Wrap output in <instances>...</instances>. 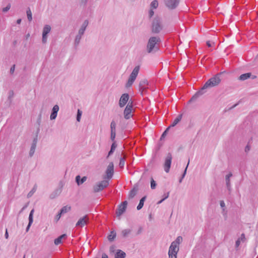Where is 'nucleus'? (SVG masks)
Listing matches in <instances>:
<instances>
[{
  "label": "nucleus",
  "instance_id": "nucleus-1",
  "mask_svg": "<svg viewBox=\"0 0 258 258\" xmlns=\"http://www.w3.org/2000/svg\"><path fill=\"white\" fill-rule=\"evenodd\" d=\"M161 39L158 36L151 37L147 45L146 50L148 53H154L158 51V44L161 42Z\"/></svg>",
  "mask_w": 258,
  "mask_h": 258
},
{
  "label": "nucleus",
  "instance_id": "nucleus-2",
  "mask_svg": "<svg viewBox=\"0 0 258 258\" xmlns=\"http://www.w3.org/2000/svg\"><path fill=\"white\" fill-rule=\"evenodd\" d=\"M222 73L216 74L213 77L209 79L203 86V90H206L208 88H211L213 87L218 86L221 82L220 76Z\"/></svg>",
  "mask_w": 258,
  "mask_h": 258
},
{
  "label": "nucleus",
  "instance_id": "nucleus-3",
  "mask_svg": "<svg viewBox=\"0 0 258 258\" xmlns=\"http://www.w3.org/2000/svg\"><path fill=\"white\" fill-rule=\"evenodd\" d=\"M163 29L162 19L159 17H155L152 23L151 31L154 34H158Z\"/></svg>",
  "mask_w": 258,
  "mask_h": 258
},
{
  "label": "nucleus",
  "instance_id": "nucleus-4",
  "mask_svg": "<svg viewBox=\"0 0 258 258\" xmlns=\"http://www.w3.org/2000/svg\"><path fill=\"white\" fill-rule=\"evenodd\" d=\"M108 185L109 181L107 180H103L100 182H97L93 186V191L94 192H98L101 191L107 187Z\"/></svg>",
  "mask_w": 258,
  "mask_h": 258
},
{
  "label": "nucleus",
  "instance_id": "nucleus-5",
  "mask_svg": "<svg viewBox=\"0 0 258 258\" xmlns=\"http://www.w3.org/2000/svg\"><path fill=\"white\" fill-rule=\"evenodd\" d=\"M133 108V101L130 100L123 111L124 117L125 119H128L133 116V114H132Z\"/></svg>",
  "mask_w": 258,
  "mask_h": 258
},
{
  "label": "nucleus",
  "instance_id": "nucleus-6",
  "mask_svg": "<svg viewBox=\"0 0 258 258\" xmlns=\"http://www.w3.org/2000/svg\"><path fill=\"white\" fill-rule=\"evenodd\" d=\"M172 155L170 153H169L165 160V162L164 164V170L166 173L169 172L172 160Z\"/></svg>",
  "mask_w": 258,
  "mask_h": 258
},
{
  "label": "nucleus",
  "instance_id": "nucleus-7",
  "mask_svg": "<svg viewBox=\"0 0 258 258\" xmlns=\"http://www.w3.org/2000/svg\"><path fill=\"white\" fill-rule=\"evenodd\" d=\"M180 1V0H166L165 4L169 9L173 10L177 7Z\"/></svg>",
  "mask_w": 258,
  "mask_h": 258
},
{
  "label": "nucleus",
  "instance_id": "nucleus-8",
  "mask_svg": "<svg viewBox=\"0 0 258 258\" xmlns=\"http://www.w3.org/2000/svg\"><path fill=\"white\" fill-rule=\"evenodd\" d=\"M114 173V164L112 162H111L109 163L106 170L105 171L106 173V177L108 179H110L113 176Z\"/></svg>",
  "mask_w": 258,
  "mask_h": 258
},
{
  "label": "nucleus",
  "instance_id": "nucleus-9",
  "mask_svg": "<svg viewBox=\"0 0 258 258\" xmlns=\"http://www.w3.org/2000/svg\"><path fill=\"white\" fill-rule=\"evenodd\" d=\"M127 202L126 201L123 202L120 204L116 210V215L119 217L125 211L126 209Z\"/></svg>",
  "mask_w": 258,
  "mask_h": 258
},
{
  "label": "nucleus",
  "instance_id": "nucleus-10",
  "mask_svg": "<svg viewBox=\"0 0 258 258\" xmlns=\"http://www.w3.org/2000/svg\"><path fill=\"white\" fill-rule=\"evenodd\" d=\"M51 30V27L49 25H45L42 31V42L43 43H45L47 40V34L50 32Z\"/></svg>",
  "mask_w": 258,
  "mask_h": 258
},
{
  "label": "nucleus",
  "instance_id": "nucleus-11",
  "mask_svg": "<svg viewBox=\"0 0 258 258\" xmlns=\"http://www.w3.org/2000/svg\"><path fill=\"white\" fill-rule=\"evenodd\" d=\"M178 250L179 247L170 245L168 251L169 258H177V254Z\"/></svg>",
  "mask_w": 258,
  "mask_h": 258
},
{
  "label": "nucleus",
  "instance_id": "nucleus-12",
  "mask_svg": "<svg viewBox=\"0 0 258 258\" xmlns=\"http://www.w3.org/2000/svg\"><path fill=\"white\" fill-rule=\"evenodd\" d=\"M130 96L127 93L123 94L119 100V106L120 107H123L128 101Z\"/></svg>",
  "mask_w": 258,
  "mask_h": 258
},
{
  "label": "nucleus",
  "instance_id": "nucleus-13",
  "mask_svg": "<svg viewBox=\"0 0 258 258\" xmlns=\"http://www.w3.org/2000/svg\"><path fill=\"white\" fill-rule=\"evenodd\" d=\"M148 81L147 79H144L142 80L139 83V91L142 95H143V93L148 88Z\"/></svg>",
  "mask_w": 258,
  "mask_h": 258
},
{
  "label": "nucleus",
  "instance_id": "nucleus-14",
  "mask_svg": "<svg viewBox=\"0 0 258 258\" xmlns=\"http://www.w3.org/2000/svg\"><path fill=\"white\" fill-rule=\"evenodd\" d=\"M139 70H140V67L139 66H136L134 69V70L132 71V73L131 74L128 79L135 81L137 76H138Z\"/></svg>",
  "mask_w": 258,
  "mask_h": 258
},
{
  "label": "nucleus",
  "instance_id": "nucleus-15",
  "mask_svg": "<svg viewBox=\"0 0 258 258\" xmlns=\"http://www.w3.org/2000/svg\"><path fill=\"white\" fill-rule=\"evenodd\" d=\"M206 92L205 90H203V88L201 89L198 91L189 100V102H192L195 101L200 96L202 95Z\"/></svg>",
  "mask_w": 258,
  "mask_h": 258
},
{
  "label": "nucleus",
  "instance_id": "nucleus-16",
  "mask_svg": "<svg viewBox=\"0 0 258 258\" xmlns=\"http://www.w3.org/2000/svg\"><path fill=\"white\" fill-rule=\"evenodd\" d=\"M88 221V216L87 215L84 217L81 218L77 223H76V226L83 227L85 225L87 224Z\"/></svg>",
  "mask_w": 258,
  "mask_h": 258
},
{
  "label": "nucleus",
  "instance_id": "nucleus-17",
  "mask_svg": "<svg viewBox=\"0 0 258 258\" xmlns=\"http://www.w3.org/2000/svg\"><path fill=\"white\" fill-rule=\"evenodd\" d=\"M59 106L57 105H55L52 108L50 114V118L51 120H53L56 118Z\"/></svg>",
  "mask_w": 258,
  "mask_h": 258
},
{
  "label": "nucleus",
  "instance_id": "nucleus-18",
  "mask_svg": "<svg viewBox=\"0 0 258 258\" xmlns=\"http://www.w3.org/2000/svg\"><path fill=\"white\" fill-rule=\"evenodd\" d=\"M62 191V187H58L55 189L49 196L51 199H53L58 197Z\"/></svg>",
  "mask_w": 258,
  "mask_h": 258
},
{
  "label": "nucleus",
  "instance_id": "nucleus-19",
  "mask_svg": "<svg viewBox=\"0 0 258 258\" xmlns=\"http://www.w3.org/2000/svg\"><path fill=\"white\" fill-rule=\"evenodd\" d=\"M232 176V173H229L228 174L226 175L225 176V181H226V185L227 189L229 192H230L231 190V183H230V177Z\"/></svg>",
  "mask_w": 258,
  "mask_h": 258
},
{
  "label": "nucleus",
  "instance_id": "nucleus-20",
  "mask_svg": "<svg viewBox=\"0 0 258 258\" xmlns=\"http://www.w3.org/2000/svg\"><path fill=\"white\" fill-rule=\"evenodd\" d=\"M88 24H89L88 20H85L83 22L82 25H81V27L79 30L78 33H79L81 35H83Z\"/></svg>",
  "mask_w": 258,
  "mask_h": 258
},
{
  "label": "nucleus",
  "instance_id": "nucleus-21",
  "mask_svg": "<svg viewBox=\"0 0 258 258\" xmlns=\"http://www.w3.org/2000/svg\"><path fill=\"white\" fill-rule=\"evenodd\" d=\"M34 212V210L32 209L29 214V223H28V224L27 227L26 229V232H28L29 231L30 227L33 223V215Z\"/></svg>",
  "mask_w": 258,
  "mask_h": 258
},
{
  "label": "nucleus",
  "instance_id": "nucleus-22",
  "mask_svg": "<svg viewBox=\"0 0 258 258\" xmlns=\"http://www.w3.org/2000/svg\"><path fill=\"white\" fill-rule=\"evenodd\" d=\"M80 178L81 177L80 175H77L76 177V181L78 185L83 184L87 180L86 176H83L81 179Z\"/></svg>",
  "mask_w": 258,
  "mask_h": 258
},
{
  "label": "nucleus",
  "instance_id": "nucleus-23",
  "mask_svg": "<svg viewBox=\"0 0 258 258\" xmlns=\"http://www.w3.org/2000/svg\"><path fill=\"white\" fill-rule=\"evenodd\" d=\"M66 238L67 235L66 234H62L54 240V243L56 245H58L61 243L62 239H65Z\"/></svg>",
  "mask_w": 258,
  "mask_h": 258
},
{
  "label": "nucleus",
  "instance_id": "nucleus-24",
  "mask_svg": "<svg viewBox=\"0 0 258 258\" xmlns=\"http://www.w3.org/2000/svg\"><path fill=\"white\" fill-rule=\"evenodd\" d=\"M126 253L121 250L118 249L115 254V258H125Z\"/></svg>",
  "mask_w": 258,
  "mask_h": 258
},
{
  "label": "nucleus",
  "instance_id": "nucleus-25",
  "mask_svg": "<svg viewBox=\"0 0 258 258\" xmlns=\"http://www.w3.org/2000/svg\"><path fill=\"white\" fill-rule=\"evenodd\" d=\"M182 240V237L180 236H178L175 241H173L171 245L173 246H176L177 247H179V245Z\"/></svg>",
  "mask_w": 258,
  "mask_h": 258
},
{
  "label": "nucleus",
  "instance_id": "nucleus-26",
  "mask_svg": "<svg viewBox=\"0 0 258 258\" xmlns=\"http://www.w3.org/2000/svg\"><path fill=\"white\" fill-rule=\"evenodd\" d=\"M251 76V73H247L243 74L241 75L239 77L238 80H239L240 81H244V80H246L248 79V78H249Z\"/></svg>",
  "mask_w": 258,
  "mask_h": 258
},
{
  "label": "nucleus",
  "instance_id": "nucleus-27",
  "mask_svg": "<svg viewBox=\"0 0 258 258\" xmlns=\"http://www.w3.org/2000/svg\"><path fill=\"white\" fill-rule=\"evenodd\" d=\"M82 36L83 35H81L79 33L76 35L74 41V45L76 48L79 45Z\"/></svg>",
  "mask_w": 258,
  "mask_h": 258
},
{
  "label": "nucleus",
  "instance_id": "nucleus-28",
  "mask_svg": "<svg viewBox=\"0 0 258 258\" xmlns=\"http://www.w3.org/2000/svg\"><path fill=\"white\" fill-rule=\"evenodd\" d=\"M182 115L179 114L177 117L174 120L172 123L170 125V126L174 127L175 126L181 119Z\"/></svg>",
  "mask_w": 258,
  "mask_h": 258
},
{
  "label": "nucleus",
  "instance_id": "nucleus-29",
  "mask_svg": "<svg viewBox=\"0 0 258 258\" xmlns=\"http://www.w3.org/2000/svg\"><path fill=\"white\" fill-rule=\"evenodd\" d=\"M146 199V196H144L140 200V203L137 207V209L138 210H140L143 208Z\"/></svg>",
  "mask_w": 258,
  "mask_h": 258
},
{
  "label": "nucleus",
  "instance_id": "nucleus-30",
  "mask_svg": "<svg viewBox=\"0 0 258 258\" xmlns=\"http://www.w3.org/2000/svg\"><path fill=\"white\" fill-rule=\"evenodd\" d=\"M132 230L130 229H126L122 230L121 235L123 237L126 238L131 233Z\"/></svg>",
  "mask_w": 258,
  "mask_h": 258
},
{
  "label": "nucleus",
  "instance_id": "nucleus-31",
  "mask_svg": "<svg viewBox=\"0 0 258 258\" xmlns=\"http://www.w3.org/2000/svg\"><path fill=\"white\" fill-rule=\"evenodd\" d=\"M116 235V233L114 231L110 232V234L108 236V239L109 241H112L114 240Z\"/></svg>",
  "mask_w": 258,
  "mask_h": 258
},
{
  "label": "nucleus",
  "instance_id": "nucleus-32",
  "mask_svg": "<svg viewBox=\"0 0 258 258\" xmlns=\"http://www.w3.org/2000/svg\"><path fill=\"white\" fill-rule=\"evenodd\" d=\"M137 189L134 187L133 189H132L129 193L128 197L130 199L133 198L137 194Z\"/></svg>",
  "mask_w": 258,
  "mask_h": 258
},
{
  "label": "nucleus",
  "instance_id": "nucleus-33",
  "mask_svg": "<svg viewBox=\"0 0 258 258\" xmlns=\"http://www.w3.org/2000/svg\"><path fill=\"white\" fill-rule=\"evenodd\" d=\"M71 210V207L69 206H64L61 208V209L60 211V213L61 214H64L69 212Z\"/></svg>",
  "mask_w": 258,
  "mask_h": 258
},
{
  "label": "nucleus",
  "instance_id": "nucleus-34",
  "mask_svg": "<svg viewBox=\"0 0 258 258\" xmlns=\"http://www.w3.org/2000/svg\"><path fill=\"white\" fill-rule=\"evenodd\" d=\"M36 146L34 144H32L31 148L29 151V156L32 157L34 154Z\"/></svg>",
  "mask_w": 258,
  "mask_h": 258
},
{
  "label": "nucleus",
  "instance_id": "nucleus-35",
  "mask_svg": "<svg viewBox=\"0 0 258 258\" xmlns=\"http://www.w3.org/2000/svg\"><path fill=\"white\" fill-rule=\"evenodd\" d=\"M126 156H124L123 157H121L120 158L119 166L120 168H123L124 167L125 164V160Z\"/></svg>",
  "mask_w": 258,
  "mask_h": 258
},
{
  "label": "nucleus",
  "instance_id": "nucleus-36",
  "mask_svg": "<svg viewBox=\"0 0 258 258\" xmlns=\"http://www.w3.org/2000/svg\"><path fill=\"white\" fill-rule=\"evenodd\" d=\"M28 20L29 22H31L32 20V15L31 10L28 8L26 11Z\"/></svg>",
  "mask_w": 258,
  "mask_h": 258
},
{
  "label": "nucleus",
  "instance_id": "nucleus-37",
  "mask_svg": "<svg viewBox=\"0 0 258 258\" xmlns=\"http://www.w3.org/2000/svg\"><path fill=\"white\" fill-rule=\"evenodd\" d=\"M116 123L114 120H112L110 124L111 133H116Z\"/></svg>",
  "mask_w": 258,
  "mask_h": 258
},
{
  "label": "nucleus",
  "instance_id": "nucleus-38",
  "mask_svg": "<svg viewBox=\"0 0 258 258\" xmlns=\"http://www.w3.org/2000/svg\"><path fill=\"white\" fill-rule=\"evenodd\" d=\"M158 6V1L156 0H154V1H152L151 4V7L154 9L157 8Z\"/></svg>",
  "mask_w": 258,
  "mask_h": 258
},
{
  "label": "nucleus",
  "instance_id": "nucleus-39",
  "mask_svg": "<svg viewBox=\"0 0 258 258\" xmlns=\"http://www.w3.org/2000/svg\"><path fill=\"white\" fill-rule=\"evenodd\" d=\"M156 187V181L153 179V178H151V188L152 189H155Z\"/></svg>",
  "mask_w": 258,
  "mask_h": 258
},
{
  "label": "nucleus",
  "instance_id": "nucleus-40",
  "mask_svg": "<svg viewBox=\"0 0 258 258\" xmlns=\"http://www.w3.org/2000/svg\"><path fill=\"white\" fill-rule=\"evenodd\" d=\"M81 115H82V111L80 109H78V111H77V120L78 121H80Z\"/></svg>",
  "mask_w": 258,
  "mask_h": 258
},
{
  "label": "nucleus",
  "instance_id": "nucleus-41",
  "mask_svg": "<svg viewBox=\"0 0 258 258\" xmlns=\"http://www.w3.org/2000/svg\"><path fill=\"white\" fill-rule=\"evenodd\" d=\"M11 4H8L6 7L4 8L2 10L4 13H6L8 12L11 8Z\"/></svg>",
  "mask_w": 258,
  "mask_h": 258
},
{
  "label": "nucleus",
  "instance_id": "nucleus-42",
  "mask_svg": "<svg viewBox=\"0 0 258 258\" xmlns=\"http://www.w3.org/2000/svg\"><path fill=\"white\" fill-rule=\"evenodd\" d=\"M134 82V81L128 79V81L125 85V87L126 88L130 87L132 85V84H133Z\"/></svg>",
  "mask_w": 258,
  "mask_h": 258
},
{
  "label": "nucleus",
  "instance_id": "nucleus-43",
  "mask_svg": "<svg viewBox=\"0 0 258 258\" xmlns=\"http://www.w3.org/2000/svg\"><path fill=\"white\" fill-rule=\"evenodd\" d=\"M36 191V187L35 186H34V187L32 188V189L28 193V197H31L33 195V194Z\"/></svg>",
  "mask_w": 258,
  "mask_h": 258
},
{
  "label": "nucleus",
  "instance_id": "nucleus-44",
  "mask_svg": "<svg viewBox=\"0 0 258 258\" xmlns=\"http://www.w3.org/2000/svg\"><path fill=\"white\" fill-rule=\"evenodd\" d=\"M189 163V159L188 160V163H187V165H186V167H185V168L184 169V172H183V174H182V175L181 176L182 178H183L184 177V176H185V174L186 173V170H187V168L188 167Z\"/></svg>",
  "mask_w": 258,
  "mask_h": 258
},
{
  "label": "nucleus",
  "instance_id": "nucleus-45",
  "mask_svg": "<svg viewBox=\"0 0 258 258\" xmlns=\"http://www.w3.org/2000/svg\"><path fill=\"white\" fill-rule=\"evenodd\" d=\"M41 120V114L40 113L39 114L37 120V123L39 126L40 125Z\"/></svg>",
  "mask_w": 258,
  "mask_h": 258
},
{
  "label": "nucleus",
  "instance_id": "nucleus-46",
  "mask_svg": "<svg viewBox=\"0 0 258 258\" xmlns=\"http://www.w3.org/2000/svg\"><path fill=\"white\" fill-rule=\"evenodd\" d=\"M115 136H116V133H111L110 139L112 141H113V142L114 141V139L115 138Z\"/></svg>",
  "mask_w": 258,
  "mask_h": 258
},
{
  "label": "nucleus",
  "instance_id": "nucleus-47",
  "mask_svg": "<svg viewBox=\"0 0 258 258\" xmlns=\"http://www.w3.org/2000/svg\"><path fill=\"white\" fill-rule=\"evenodd\" d=\"M15 64H14L13 65L11 69H10V72L11 74H13L15 71Z\"/></svg>",
  "mask_w": 258,
  "mask_h": 258
},
{
  "label": "nucleus",
  "instance_id": "nucleus-48",
  "mask_svg": "<svg viewBox=\"0 0 258 258\" xmlns=\"http://www.w3.org/2000/svg\"><path fill=\"white\" fill-rule=\"evenodd\" d=\"M61 215H62V214H61L60 212H59V213L57 214V215L56 216V217H55V220H56V221H58L59 220V219H60V217H61Z\"/></svg>",
  "mask_w": 258,
  "mask_h": 258
},
{
  "label": "nucleus",
  "instance_id": "nucleus-49",
  "mask_svg": "<svg viewBox=\"0 0 258 258\" xmlns=\"http://www.w3.org/2000/svg\"><path fill=\"white\" fill-rule=\"evenodd\" d=\"M167 132L164 131L160 137V140H163L164 139V138L165 137V136L167 135Z\"/></svg>",
  "mask_w": 258,
  "mask_h": 258
},
{
  "label": "nucleus",
  "instance_id": "nucleus-50",
  "mask_svg": "<svg viewBox=\"0 0 258 258\" xmlns=\"http://www.w3.org/2000/svg\"><path fill=\"white\" fill-rule=\"evenodd\" d=\"M240 238H238L236 241V242H235V247H238L240 244Z\"/></svg>",
  "mask_w": 258,
  "mask_h": 258
},
{
  "label": "nucleus",
  "instance_id": "nucleus-51",
  "mask_svg": "<svg viewBox=\"0 0 258 258\" xmlns=\"http://www.w3.org/2000/svg\"><path fill=\"white\" fill-rule=\"evenodd\" d=\"M117 147V145L116 144L115 142H114L112 145H111V149H113V150H115L116 148Z\"/></svg>",
  "mask_w": 258,
  "mask_h": 258
},
{
  "label": "nucleus",
  "instance_id": "nucleus-52",
  "mask_svg": "<svg viewBox=\"0 0 258 258\" xmlns=\"http://www.w3.org/2000/svg\"><path fill=\"white\" fill-rule=\"evenodd\" d=\"M154 12L153 10H150L149 12V17L151 18L154 15Z\"/></svg>",
  "mask_w": 258,
  "mask_h": 258
},
{
  "label": "nucleus",
  "instance_id": "nucleus-53",
  "mask_svg": "<svg viewBox=\"0 0 258 258\" xmlns=\"http://www.w3.org/2000/svg\"><path fill=\"white\" fill-rule=\"evenodd\" d=\"M220 205L221 208H224L225 207V204L224 201H220Z\"/></svg>",
  "mask_w": 258,
  "mask_h": 258
},
{
  "label": "nucleus",
  "instance_id": "nucleus-54",
  "mask_svg": "<svg viewBox=\"0 0 258 258\" xmlns=\"http://www.w3.org/2000/svg\"><path fill=\"white\" fill-rule=\"evenodd\" d=\"M250 150V146L249 145H247L245 148V152H248Z\"/></svg>",
  "mask_w": 258,
  "mask_h": 258
},
{
  "label": "nucleus",
  "instance_id": "nucleus-55",
  "mask_svg": "<svg viewBox=\"0 0 258 258\" xmlns=\"http://www.w3.org/2000/svg\"><path fill=\"white\" fill-rule=\"evenodd\" d=\"M169 192H168L167 194H165L163 195L164 198H163L164 199V200H165V199L168 198L169 197Z\"/></svg>",
  "mask_w": 258,
  "mask_h": 258
},
{
  "label": "nucleus",
  "instance_id": "nucleus-56",
  "mask_svg": "<svg viewBox=\"0 0 258 258\" xmlns=\"http://www.w3.org/2000/svg\"><path fill=\"white\" fill-rule=\"evenodd\" d=\"M115 249V246L114 245H112L110 247V251L111 252H114Z\"/></svg>",
  "mask_w": 258,
  "mask_h": 258
},
{
  "label": "nucleus",
  "instance_id": "nucleus-57",
  "mask_svg": "<svg viewBox=\"0 0 258 258\" xmlns=\"http://www.w3.org/2000/svg\"><path fill=\"white\" fill-rule=\"evenodd\" d=\"M14 96V92L13 91H10L9 92V98H11V97H13Z\"/></svg>",
  "mask_w": 258,
  "mask_h": 258
},
{
  "label": "nucleus",
  "instance_id": "nucleus-58",
  "mask_svg": "<svg viewBox=\"0 0 258 258\" xmlns=\"http://www.w3.org/2000/svg\"><path fill=\"white\" fill-rule=\"evenodd\" d=\"M240 238V241H241H241H244V239H245V235H244V234H243H243H242L241 235V237H240V238Z\"/></svg>",
  "mask_w": 258,
  "mask_h": 258
},
{
  "label": "nucleus",
  "instance_id": "nucleus-59",
  "mask_svg": "<svg viewBox=\"0 0 258 258\" xmlns=\"http://www.w3.org/2000/svg\"><path fill=\"white\" fill-rule=\"evenodd\" d=\"M142 230H143L142 228V227H140L139 230H138L137 234L139 235V234H141L142 233Z\"/></svg>",
  "mask_w": 258,
  "mask_h": 258
},
{
  "label": "nucleus",
  "instance_id": "nucleus-60",
  "mask_svg": "<svg viewBox=\"0 0 258 258\" xmlns=\"http://www.w3.org/2000/svg\"><path fill=\"white\" fill-rule=\"evenodd\" d=\"M5 238L6 239H8V237H9V234H8V232L7 229H6L5 234Z\"/></svg>",
  "mask_w": 258,
  "mask_h": 258
},
{
  "label": "nucleus",
  "instance_id": "nucleus-61",
  "mask_svg": "<svg viewBox=\"0 0 258 258\" xmlns=\"http://www.w3.org/2000/svg\"><path fill=\"white\" fill-rule=\"evenodd\" d=\"M37 143V138H35V139H34L32 144H34V145L36 146Z\"/></svg>",
  "mask_w": 258,
  "mask_h": 258
},
{
  "label": "nucleus",
  "instance_id": "nucleus-62",
  "mask_svg": "<svg viewBox=\"0 0 258 258\" xmlns=\"http://www.w3.org/2000/svg\"><path fill=\"white\" fill-rule=\"evenodd\" d=\"M102 258H108V256L106 253H103L102 255Z\"/></svg>",
  "mask_w": 258,
  "mask_h": 258
},
{
  "label": "nucleus",
  "instance_id": "nucleus-63",
  "mask_svg": "<svg viewBox=\"0 0 258 258\" xmlns=\"http://www.w3.org/2000/svg\"><path fill=\"white\" fill-rule=\"evenodd\" d=\"M113 153L111 152L110 150L109 151L107 158H108L110 155H111Z\"/></svg>",
  "mask_w": 258,
  "mask_h": 258
},
{
  "label": "nucleus",
  "instance_id": "nucleus-64",
  "mask_svg": "<svg viewBox=\"0 0 258 258\" xmlns=\"http://www.w3.org/2000/svg\"><path fill=\"white\" fill-rule=\"evenodd\" d=\"M207 46H208L209 47H211V46H212L211 44V43H210V41H207Z\"/></svg>",
  "mask_w": 258,
  "mask_h": 258
}]
</instances>
